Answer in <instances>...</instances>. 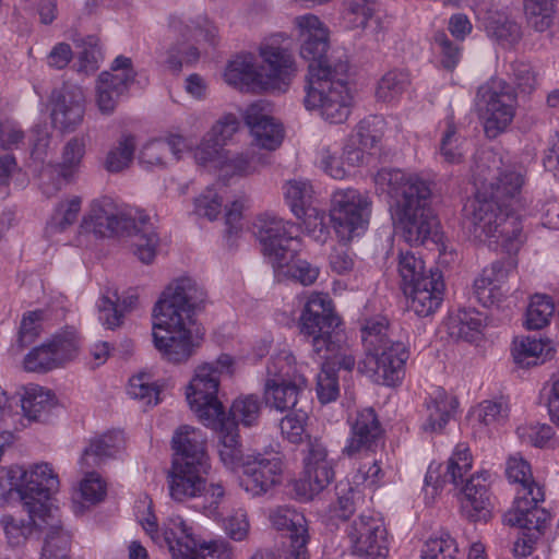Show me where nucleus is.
I'll return each mask as SVG.
<instances>
[{"instance_id":"ddd939ff","label":"nucleus","mask_w":559,"mask_h":559,"mask_svg":"<svg viewBox=\"0 0 559 559\" xmlns=\"http://www.w3.org/2000/svg\"><path fill=\"white\" fill-rule=\"evenodd\" d=\"M371 201L360 191L348 188L333 192L330 207L332 226L341 241L348 242L368 226Z\"/></svg>"},{"instance_id":"052dcab7","label":"nucleus","mask_w":559,"mask_h":559,"mask_svg":"<svg viewBox=\"0 0 559 559\" xmlns=\"http://www.w3.org/2000/svg\"><path fill=\"white\" fill-rule=\"evenodd\" d=\"M128 394L135 400L141 401L144 405L151 406L159 403L160 388L151 378L141 373L134 376L129 381Z\"/></svg>"},{"instance_id":"c85d7f7f","label":"nucleus","mask_w":559,"mask_h":559,"mask_svg":"<svg viewBox=\"0 0 559 559\" xmlns=\"http://www.w3.org/2000/svg\"><path fill=\"white\" fill-rule=\"evenodd\" d=\"M240 122L233 114L224 115L218 119L211 130L204 135L202 142L195 151V159L202 165H207L214 160V157L224 152L223 146L238 131Z\"/></svg>"},{"instance_id":"0e129e2a","label":"nucleus","mask_w":559,"mask_h":559,"mask_svg":"<svg viewBox=\"0 0 559 559\" xmlns=\"http://www.w3.org/2000/svg\"><path fill=\"white\" fill-rule=\"evenodd\" d=\"M507 476L509 480L519 484L516 493H524V489L540 487L532 476L531 465L521 456H510L507 462Z\"/></svg>"},{"instance_id":"7c9ffc66","label":"nucleus","mask_w":559,"mask_h":559,"mask_svg":"<svg viewBox=\"0 0 559 559\" xmlns=\"http://www.w3.org/2000/svg\"><path fill=\"white\" fill-rule=\"evenodd\" d=\"M22 413L26 421H46L57 405L55 394L38 384H27L19 392Z\"/></svg>"},{"instance_id":"864d4df0","label":"nucleus","mask_w":559,"mask_h":559,"mask_svg":"<svg viewBox=\"0 0 559 559\" xmlns=\"http://www.w3.org/2000/svg\"><path fill=\"white\" fill-rule=\"evenodd\" d=\"M508 418V407L501 401H483L471 412V419L487 428H497Z\"/></svg>"},{"instance_id":"4468645a","label":"nucleus","mask_w":559,"mask_h":559,"mask_svg":"<svg viewBox=\"0 0 559 559\" xmlns=\"http://www.w3.org/2000/svg\"><path fill=\"white\" fill-rule=\"evenodd\" d=\"M20 476L19 495L31 513H49L47 500L59 488L58 475L47 463L33 465L28 471L21 466L13 469Z\"/></svg>"},{"instance_id":"ea45409f","label":"nucleus","mask_w":559,"mask_h":559,"mask_svg":"<svg viewBox=\"0 0 559 559\" xmlns=\"http://www.w3.org/2000/svg\"><path fill=\"white\" fill-rule=\"evenodd\" d=\"M27 519H23L13 514H3L0 524L3 528L4 536L11 547L22 546L32 534L36 524V519H43L48 513H31L27 512Z\"/></svg>"},{"instance_id":"9b49d317","label":"nucleus","mask_w":559,"mask_h":559,"mask_svg":"<svg viewBox=\"0 0 559 559\" xmlns=\"http://www.w3.org/2000/svg\"><path fill=\"white\" fill-rule=\"evenodd\" d=\"M253 234L262 246V252L274 266L283 267L301 248L300 227L275 213L265 212L252 224Z\"/></svg>"},{"instance_id":"69168bd1","label":"nucleus","mask_w":559,"mask_h":559,"mask_svg":"<svg viewBox=\"0 0 559 559\" xmlns=\"http://www.w3.org/2000/svg\"><path fill=\"white\" fill-rule=\"evenodd\" d=\"M316 390L322 404L335 401L340 394L336 371L329 362L322 364L321 371L317 377Z\"/></svg>"},{"instance_id":"7ed1b4c3","label":"nucleus","mask_w":559,"mask_h":559,"mask_svg":"<svg viewBox=\"0 0 559 559\" xmlns=\"http://www.w3.org/2000/svg\"><path fill=\"white\" fill-rule=\"evenodd\" d=\"M171 443L176 452L167 477L171 499L183 502L202 497L203 513L211 519H218L225 488L222 484L206 483L211 465L204 435L193 427L181 426L175 432Z\"/></svg>"},{"instance_id":"bb28decb","label":"nucleus","mask_w":559,"mask_h":559,"mask_svg":"<svg viewBox=\"0 0 559 559\" xmlns=\"http://www.w3.org/2000/svg\"><path fill=\"white\" fill-rule=\"evenodd\" d=\"M270 163V156L248 150L241 153L230 151L221 152L214 157V160L209 162L215 168H218L219 176L224 180L235 176L245 177L254 174L261 166Z\"/></svg>"},{"instance_id":"f257e3e1","label":"nucleus","mask_w":559,"mask_h":559,"mask_svg":"<svg viewBox=\"0 0 559 559\" xmlns=\"http://www.w3.org/2000/svg\"><path fill=\"white\" fill-rule=\"evenodd\" d=\"M474 200L464 207L472 236L493 249L516 253L525 241L519 210L525 207V174L515 165H504L501 156L487 152L476 166Z\"/></svg>"},{"instance_id":"5701e85b","label":"nucleus","mask_w":559,"mask_h":559,"mask_svg":"<svg viewBox=\"0 0 559 559\" xmlns=\"http://www.w3.org/2000/svg\"><path fill=\"white\" fill-rule=\"evenodd\" d=\"M258 146L274 151L284 140L283 124L271 116L270 107L260 100L249 105L243 115Z\"/></svg>"},{"instance_id":"de8ad7c7","label":"nucleus","mask_w":559,"mask_h":559,"mask_svg":"<svg viewBox=\"0 0 559 559\" xmlns=\"http://www.w3.org/2000/svg\"><path fill=\"white\" fill-rule=\"evenodd\" d=\"M261 401L257 395L249 394L236 399L229 411L230 417H226L237 426L239 424L251 427L255 425L261 414Z\"/></svg>"},{"instance_id":"09e8293b","label":"nucleus","mask_w":559,"mask_h":559,"mask_svg":"<svg viewBox=\"0 0 559 559\" xmlns=\"http://www.w3.org/2000/svg\"><path fill=\"white\" fill-rule=\"evenodd\" d=\"M421 559H461L456 540L448 533L428 538L420 550Z\"/></svg>"},{"instance_id":"a211bd4d","label":"nucleus","mask_w":559,"mask_h":559,"mask_svg":"<svg viewBox=\"0 0 559 559\" xmlns=\"http://www.w3.org/2000/svg\"><path fill=\"white\" fill-rule=\"evenodd\" d=\"M241 467L240 486L252 497L264 495L281 483L283 464L277 456H247Z\"/></svg>"},{"instance_id":"412c9836","label":"nucleus","mask_w":559,"mask_h":559,"mask_svg":"<svg viewBox=\"0 0 559 559\" xmlns=\"http://www.w3.org/2000/svg\"><path fill=\"white\" fill-rule=\"evenodd\" d=\"M518 261L513 257L492 262L485 267L474 282V295L484 307H491L502 300L509 276L516 271Z\"/></svg>"},{"instance_id":"423d86ee","label":"nucleus","mask_w":559,"mask_h":559,"mask_svg":"<svg viewBox=\"0 0 559 559\" xmlns=\"http://www.w3.org/2000/svg\"><path fill=\"white\" fill-rule=\"evenodd\" d=\"M361 340L366 357L358 364V370L383 385L401 382L409 350L403 342L390 338L388 319L382 316L366 319L361 326Z\"/></svg>"},{"instance_id":"6e6d98bb","label":"nucleus","mask_w":559,"mask_h":559,"mask_svg":"<svg viewBox=\"0 0 559 559\" xmlns=\"http://www.w3.org/2000/svg\"><path fill=\"white\" fill-rule=\"evenodd\" d=\"M555 311L552 299L543 294H535L531 298L526 311V326L530 330H539L550 322Z\"/></svg>"},{"instance_id":"8fccbe9b","label":"nucleus","mask_w":559,"mask_h":559,"mask_svg":"<svg viewBox=\"0 0 559 559\" xmlns=\"http://www.w3.org/2000/svg\"><path fill=\"white\" fill-rule=\"evenodd\" d=\"M312 192V187L307 180H290L285 185L286 202L297 218H302L307 214Z\"/></svg>"},{"instance_id":"2eb2a0df","label":"nucleus","mask_w":559,"mask_h":559,"mask_svg":"<svg viewBox=\"0 0 559 559\" xmlns=\"http://www.w3.org/2000/svg\"><path fill=\"white\" fill-rule=\"evenodd\" d=\"M295 24L300 29L304 37V44L300 48V55L309 61L308 79H312V69L323 70L328 73L333 71L334 64L342 58L331 61L326 58L329 49V32L318 16L305 14L295 19Z\"/></svg>"},{"instance_id":"a18cd8bd","label":"nucleus","mask_w":559,"mask_h":559,"mask_svg":"<svg viewBox=\"0 0 559 559\" xmlns=\"http://www.w3.org/2000/svg\"><path fill=\"white\" fill-rule=\"evenodd\" d=\"M445 130L440 140V154L449 164H460L465 155V140L457 133L453 116L444 120Z\"/></svg>"},{"instance_id":"6ab92c4d","label":"nucleus","mask_w":559,"mask_h":559,"mask_svg":"<svg viewBox=\"0 0 559 559\" xmlns=\"http://www.w3.org/2000/svg\"><path fill=\"white\" fill-rule=\"evenodd\" d=\"M334 479L332 462L328 460L325 445L319 440H310L308 455L305 459L304 476L300 479L302 495L307 499L325 489Z\"/></svg>"},{"instance_id":"e2e57ef3","label":"nucleus","mask_w":559,"mask_h":559,"mask_svg":"<svg viewBox=\"0 0 559 559\" xmlns=\"http://www.w3.org/2000/svg\"><path fill=\"white\" fill-rule=\"evenodd\" d=\"M48 344L59 367L72 360L78 354L79 342L74 331L57 333L48 341Z\"/></svg>"},{"instance_id":"a878e982","label":"nucleus","mask_w":559,"mask_h":559,"mask_svg":"<svg viewBox=\"0 0 559 559\" xmlns=\"http://www.w3.org/2000/svg\"><path fill=\"white\" fill-rule=\"evenodd\" d=\"M490 478L488 471L473 474L462 489L461 511L471 521H486L490 515Z\"/></svg>"},{"instance_id":"1a4fd4ad","label":"nucleus","mask_w":559,"mask_h":559,"mask_svg":"<svg viewBox=\"0 0 559 559\" xmlns=\"http://www.w3.org/2000/svg\"><path fill=\"white\" fill-rule=\"evenodd\" d=\"M341 319L334 311L328 294L312 293L305 302L298 319V329L316 354L336 348L342 336Z\"/></svg>"},{"instance_id":"4be33fe9","label":"nucleus","mask_w":559,"mask_h":559,"mask_svg":"<svg viewBox=\"0 0 559 559\" xmlns=\"http://www.w3.org/2000/svg\"><path fill=\"white\" fill-rule=\"evenodd\" d=\"M85 95L81 87L64 85L52 94L51 121L62 132L74 131L83 121Z\"/></svg>"},{"instance_id":"f3484780","label":"nucleus","mask_w":559,"mask_h":559,"mask_svg":"<svg viewBox=\"0 0 559 559\" xmlns=\"http://www.w3.org/2000/svg\"><path fill=\"white\" fill-rule=\"evenodd\" d=\"M354 551L372 559L384 558L389 551L388 534L380 518L361 514L348 528Z\"/></svg>"},{"instance_id":"37998d69","label":"nucleus","mask_w":559,"mask_h":559,"mask_svg":"<svg viewBox=\"0 0 559 559\" xmlns=\"http://www.w3.org/2000/svg\"><path fill=\"white\" fill-rule=\"evenodd\" d=\"M169 28L185 40L202 37L204 40L214 43L216 36V27L204 16H199L198 21L191 22L190 25L182 16L173 15L169 19Z\"/></svg>"},{"instance_id":"f704fd0d","label":"nucleus","mask_w":559,"mask_h":559,"mask_svg":"<svg viewBox=\"0 0 559 559\" xmlns=\"http://www.w3.org/2000/svg\"><path fill=\"white\" fill-rule=\"evenodd\" d=\"M130 84L131 75L129 73L102 72L96 85L98 109L105 115H110L115 110L119 97L128 91Z\"/></svg>"},{"instance_id":"4d7b16f0","label":"nucleus","mask_w":559,"mask_h":559,"mask_svg":"<svg viewBox=\"0 0 559 559\" xmlns=\"http://www.w3.org/2000/svg\"><path fill=\"white\" fill-rule=\"evenodd\" d=\"M71 535L61 526L51 525L43 547L40 559H69Z\"/></svg>"},{"instance_id":"49530a36","label":"nucleus","mask_w":559,"mask_h":559,"mask_svg":"<svg viewBox=\"0 0 559 559\" xmlns=\"http://www.w3.org/2000/svg\"><path fill=\"white\" fill-rule=\"evenodd\" d=\"M376 0H345L344 19L352 28H366L372 23L381 29L379 20L373 19Z\"/></svg>"},{"instance_id":"aec40b11","label":"nucleus","mask_w":559,"mask_h":559,"mask_svg":"<svg viewBox=\"0 0 559 559\" xmlns=\"http://www.w3.org/2000/svg\"><path fill=\"white\" fill-rule=\"evenodd\" d=\"M543 487L524 489V493H516L513 507L504 514V521L510 526L527 531L540 532L548 521L549 514L538 507L544 501Z\"/></svg>"},{"instance_id":"b1692460","label":"nucleus","mask_w":559,"mask_h":559,"mask_svg":"<svg viewBox=\"0 0 559 559\" xmlns=\"http://www.w3.org/2000/svg\"><path fill=\"white\" fill-rule=\"evenodd\" d=\"M259 55L262 59V69L265 70V90L280 88L287 85L296 72V64L293 55L274 43H263L259 47Z\"/></svg>"},{"instance_id":"bf43d9fd","label":"nucleus","mask_w":559,"mask_h":559,"mask_svg":"<svg viewBox=\"0 0 559 559\" xmlns=\"http://www.w3.org/2000/svg\"><path fill=\"white\" fill-rule=\"evenodd\" d=\"M135 151V140L131 135L123 136L112 147L106 157L105 167L109 173H119L132 163Z\"/></svg>"},{"instance_id":"774afa93","label":"nucleus","mask_w":559,"mask_h":559,"mask_svg":"<svg viewBox=\"0 0 559 559\" xmlns=\"http://www.w3.org/2000/svg\"><path fill=\"white\" fill-rule=\"evenodd\" d=\"M24 368L31 372H47L59 365L48 342L33 348L24 358Z\"/></svg>"},{"instance_id":"9d476101","label":"nucleus","mask_w":559,"mask_h":559,"mask_svg":"<svg viewBox=\"0 0 559 559\" xmlns=\"http://www.w3.org/2000/svg\"><path fill=\"white\" fill-rule=\"evenodd\" d=\"M135 509L140 524L157 546L166 548L173 559H193L199 539L182 516L170 515L158 527L152 513V501L147 497L139 500Z\"/></svg>"},{"instance_id":"6e6552de","label":"nucleus","mask_w":559,"mask_h":559,"mask_svg":"<svg viewBox=\"0 0 559 559\" xmlns=\"http://www.w3.org/2000/svg\"><path fill=\"white\" fill-rule=\"evenodd\" d=\"M234 360L222 354L215 362H205L197 367L194 376L186 390L190 408L204 426H216L221 416L226 415L223 404L217 399L219 378L233 372Z\"/></svg>"},{"instance_id":"393cba45","label":"nucleus","mask_w":559,"mask_h":559,"mask_svg":"<svg viewBox=\"0 0 559 559\" xmlns=\"http://www.w3.org/2000/svg\"><path fill=\"white\" fill-rule=\"evenodd\" d=\"M350 435L343 453L353 456L361 450H372L382 438L383 429L373 408H364L349 419Z\"/></svg>"},{"instance_id":"f03ea898","label":"nucleus","mask_w":559,"mask_h":559,"mask_svg":"<svg viewBox=\"0 0 559 559\" xmlns=\"http://www.w3.org/2000/svg\"><path fill=\"white\" fill-rule=\"evenodd\" d=\"M206 293L195 280H174L155 304L153 342L163 358L173 364L189 360L201 344L195 313L204 307Z\"/></svg>"},{"instance_id":"4c0bfd02","label":"nucleus","mask_w":559,"mask_h":559,"mask_svg":"<svg viewBox=\"0 0 559 559\" xmlns=\"http://www.w3.org/2000/svg\"><path fill=\"white\" fill-rule=\"evenodd\" d=\"M397 272L404 289L409 286L433 283L436 270L426 271L425 262L413 252L406 251L399 255Z\"/></svg>"},{"instance_id":"338daca9","label":"nucleus","mask_w":559,"mask_h":559,"mask_svg":"<svg viewBox=\"0 0 559 559\" xmlns=\"http://www.w3.org/2000/svg\"><path fill=\"white\" fill-rule=\"evenodd\" d=\"M337 500L332 506L333 516L347 520L356 510V503L360 499V492L349 484H338L336 486Z\"/></svg>"},{"instance_id":"e433bc0d","label":"nucleus","mask_w":559,"mask_h":559,"mask_svg":"<svg viewBox=\"0 0 559 559\" xmlns=\"http://www.w3.org/2000/svg\"><path fill=\"white\" fill-rule=\"evenodd\" d=\"M186 147V140L180 135H171L167 140H152L142 146L139 160L148 167L163 166L168 154H173L176 159H179L180 153Z\"/></svg>"},{"instance_id":"39448f33","label":"nucleus","mask_w":559,"mask_h":559,"mask_svg":"<svg viewBox=\"0 0 559 559\" xmlns=\"http://www.w3.org/2000/svg\"><path fill=\"white\" fill-rule=\"evenodd\" d=\"M88 235L95 238L132 236L134 254L146 264L153 262L159 246V237L147 215L120 210L108 197L96 199L90 204L79 226L78 246L85 245L84 238Z\"/></svg>"},{"instance_id":"cd10ccee","label":"nucleus","mask_w":559,"mask_h":559,"mask_svg":"<svg viewBox=\"0 0 559 559\" xmlns=\"http://www.w3.org/2000/svg\"><path fill=\"white\" fill-rule=\"evenodd\" d=\"M459 407L457 399L443 388L437 386L425 401V419L421 428L426 432H441L453 418Z\"/></svg>"},{"instance_id":"58836bf2","label":"nucleus","mask_w":559,"mask_h":559,"mask_svg":"<svg viewBox=\"0 0 559 559\" xmlns=\"http://www.w3.org/2000/svg\"><path fill=\"white\" fill-rule=\"evenodd\" d=\"M485 27L487 35L504 49L514 48L523 38L522 26L506 15L490 16Z\"/></svg>"},{"instance_id":"473e14b6","label":"nucleus","mask_w":559,"mask_h":559,"mask_svg":"<svg viewBox=\"0 0 559 559\" xmlns=\"http://www.w3.org/2000/svg\"><path fill=\"white\" fill-rule=\"evenodd\" d=\"M443 293L444 283L438 269L435 272L433 283L404 288V294L409 299V308L419 317L435 313L442 304Z\"/></svg>"},{"instance_id":"dca6fc26","label":"nucleus","mask_w":559,"mask_h":559,"mask_svg":"<svg viewBox=\"0 0 559 559\" xmlns=\"http://www.w3.org/2000/svg\"><path fill=\"white\" fill-rule=\"evenodd\" d=\"M473 457L469 447L466 443H459L454 448L445 466L431 463L425 476L424 491L426 498H435L445 484L460 486L464 476L471 471Z\"/></svg>"},{"instance_id":"72a5a7b5","label":"nucleus","mask_w":559,"mask_h":559,"mask_svg":"<svg viewBox=\"0 0 559 559\" xmlns=\"http://www.w3.org/2000/svg\"><path fill=\"white\" fill-rule=\"evenodd\" d=\"M306 388L307 379L304 376H297L288 381H265V403L281 412L294 408Z\"/></svg>"},{"instance_id":"a19ab883","label":"nucleus","mask_w":559,"mask_h":559,"mask_svg":"<svg viewBox=\"0 0 559 559\" xmlns=\"http://www.w3.org/2000/svg\"><path fill=\"white\" fill-rule=\"evenodd\" d=\"M411 78L405 70H390L378 81L374 96L378 102L393 104L408 90Z\"/></svg>"},{"instance_id":"0eeeda50","label":"nucleus","mask_w":559,"mask_h":559,"mask_svg":"<svg viewBox=\"0 0 559 559\" xmlns=\"http://www.w3.org/2000/svg\"><path fill=\"white\" fill-rule=\"evenodd\" d=\"M312 79L306 85L305 107L319 110L321 117L330 123H343L350 115L353 95L348 87V62L340 60L333 71L312 69Z\"/></svg>"},{"instance_id":"79ce46f5","label":"nucleus","mask_w":559,"mask_h":559,"mask_svg":"<svg viewBox=\"0 0 559 559\" xmlns=\"http://www.w3.org/2000/svg\"><path fill=\"white\" fill-rule=\"evenodd\" d=\"M448 329L452 337L473 342L481 334L483 318L477 311L461 310L450 318Z\"/></svg>"},{"instance_id":"f8f14e48","label":"nucleus","mask_w":559,"mask_h":559,"mask_svg":"<svg viewBox=\"0 0 559 559\" xmlns=\"http://www.w3.org/2000/svg\"><path fill=\"white\" fill-rule=\"evenodd\" d=\"M516 104L514 88L501 78H491L478 87L476 105L487 138L495 139L506 131L513 121Z\"/></svg>"},{"instance_id":"680f3d73","label":"nucleus","mask_w":559,"mask_h":559,"mask_svg":"<svg viewBox=\"0 0 559 559\" xmlns=\"http://www.w3.org/2000/svg\"><path fill=\"white\" fill-rule=\"evenodd\" d=\"M383 135V119L371 116L362 119L356 127V134L352 138L357 144L368 151L376 147Z\"/></svg>"},{"instance_id":"c756f323","label":"nucleus","mask_w":559,"mask_h":559,"mask_svg":"<svg viewBox=\"0 0 559 559\" xmlns=\"http://www.w3.org/2000/svg\"><path fill=\"white\" fill-rule=\"evenodd\" d=\"M225 82L240 91H265L263 74L252 53H240L230 60L224 72Z\"/></svg>"},{"instance_id":"603ef678","label":"nucleus","mask_w":559,"mask_h":559,"mask_svg":"<svg viewBox=\"0 0 559 559\" xmlns=\"http://www.w3.org/2000/svg\"><path fill=\"white\" fill-rule=\"evenodd\" d=\"M297 376H304L297 368L295 357L288 350H281L271 356L266 366V380L278 382L288 381Z\"/></svg>"},{"instance_id":"3c124183","label":"nucleus","mask_w":559,"mask_h":559,"mask_svg":"<svg viewBox=\"0 0 559 559\" xmlns=\"http://www.w3.org/2000/svg\"><path fill=\"white\" fill-rule=\"evenodd\" d=\"M270 520L276 530L287 533V538L292 537V535L308 532L305 515L289 507L276 508L272 511Z\"/></svg>"},{"instance_id":"2f4dec72","label":"nucleus","mask_w":559,"mask_h":559,"mask_svg":"<svg viewBox=\"0 0 559 559\" xmlns=\"http://www.w3.org/2000/svg\"><path fill=\"white\" fill-rule=\"evenodd\" d=\"M210 427L217 431L216 447L221 462L226 468L236 471L246 460L237 425L226 419V415H224L221 416L216 426Z\"/></svg>"},{"instance_id":"20e7f679","label":"nucleus","mask_w":559,"mask_h":559,"mask_svg":"<svg viewBox=\"0 0 559 559\" xmlns=\"http://www.w3.org/2000/svg\"><path fill=\"white\" fill-rule=\"evenodd\" d=\"M376 182L388 185V193L393 200L392 216L409 245L439 240V222L430 206L428 181L400 169H382L378 171Z\"/></svg>"},{"instance_id":"c9c22d12","label":"nucleus","mask_w":559,"mask_h":559,"mask_svg":"<svg viewBox=\"0 0 559 559\" xmlns=\"http://www.w3.org/2000/svg\"><path fill=\"white\" fill-rule=\"evenodd\" d=\"M123 443L121 431H109L92 439L81 456V468L99 466L107 459L114 457L122 449Z\"/></svg>"},{"instance_id":"c03bdc74","label":"nucleus","mask_w":559,"mask_h":559,"mask_svg":"<svg viewBox=\"0 0 559 559\" xmlns=\"http://www.w3.org/2000/svg\"><path fill=\"white\" fill-rule=\"evenodd\" d=\"M548 343L531 336L515 337L512 345L514 362L521 367H531L538 364V360L548 350Z\"/></svg>"},{"instance_id":"13d9d810","label":"nucleus","mask_w":559,"mask_h":559,"mask_svg":"<svg viewBox=\"0 0 559 559\" xmlns=\"http://www.w3.org/2000/svg\"><path fill=\"white\" fill-rule=\"evenodd\" d=\"M81 205L82 199L78 195L59 202L48 223V228L57 233L66 230L76 222Z\"/></svg>"},{"instance_id":"5fc2aeb1","label":"nucleus","mask_w":559,"mask_h":559,"mask_svg":"<svg viewBox=\"0 0 559 559\" xmlns=\"http://www.w3.org/2000/svg\"><path fill=\"white\" fill-rule=\"evenodd\" d=\"M84 154V139L79 136L70 139L63 147L61 162L58 165L59 175L66 180L71 179L78 173Z\"/></svg>"}]
</instances>
